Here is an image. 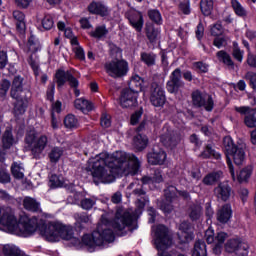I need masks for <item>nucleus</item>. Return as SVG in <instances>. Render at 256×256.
<instances>
[{"instance_id": "1", "label": "nucleus", "mask_w": 256, "mask_h": 256, "mask_svg": "<svg viewBox=\"0 0 256 256\" xmlns=\"http://www.w3.org/2000/svg\"><path fill=\"white\" fill-rule=\"evenodd\" d=\"M141 167V161L133 154L116 151L113 154L102 152L88 161V169L95 182L113 183L117 173L135 175Z\"/></svg>"}, {"instance_id": "2", "label": "nucleus", "mask_w": 256, "mask_h": 256, "mask_svg": "<svg viewBox=\"0 0 256 256\" xmlns=\"http://www.w3.org/2000/svg\"><path fill=\"white\" fill-rule=\"evenodd\" d=\"M111 228H113V230ZM135 229H137V216L133 214V211L118 208L112 221L111 213L103 214L97 229L92 235H84L82 243L86 245V247L94 249V247H101V245H105V243H113V241H115L113 231L118 235H125L127 231H135Z\"/></svg>"}, {"instance_id": "3", "label": "nucleus", "mask_w": 256, "mask_h": 256, "mask_svg": "<svg viewBox=\"0 0 256 256\" xmlns=\"http://www.w3.org/2000/svg\"><path fill=\"white\" fill-rule=\"evenodd\" d=\"M0 229L19 237H29L38 229L46 241L54 243V222H50L46 226H37L33 220L28 218L17 221L15 211L11 207L0 206Z\"/></svg>"}, {"instance_id": "4", "label": "nucleus", "mask_w": 256, "mask_h": 256, "mask_svg": "<svg viewBox=\"0 0 256 256\" xmlns=\"http://www.w3.org/2000/svg\"><path fill=\"white\" fill-rule=\"evenodd\" d=\"M224 147L226 149L227 165L231 173L232 179H235V169L233 168V159L235 165H243L245 161V149L247 145L243 142L234 144L233 139L229 136H226L223 140Z\"/></svg>"}, {"instance_id": "5", "label": "nucleus", "mask_w": 256, "mask_h": 256, "mask_svg": "<svg viewBox=\"0 0 256 256\" xmlns=\"http://www.w3.org/2000/svg\"><path fill=\"white\" fill-rule=\"evenodd\" d=\"M11 97L16 99L14 105L15 115H23L25 109H27L28 100L23 91V78L21 76H16L12 82Z\"/></svg>"}, {"instance_id": "6", "label": "nucleus", "mask_w": 256, "mask_h": 256, "mask_svg": "<svg viewBox=\"0 0 256 256\" xmlns=\"http://www.w3.org/2000/svg\"><path fill=\"white\" fill-rule=\"evenodd\" d=\"M25 141L32 155L39 157L41 153L45 151V147H47V143H49V138H47L46 135L37 136L35 132H29L26 135Z\"/></svg>"}, {"instance_id": "7", "label": "nucleus", "mask_w": 256, "mask_h": 256, "mask_svg": "<svg viewBox=\"0 0 256 256\" xmlns=\"http://www.w3.org/2000/svg\"><path fill=\"white\" fill-rule=\"evenodd\" d=\"M106 73L114 79L125 77L129 72V63L125 60L114 59L105 64Z\"/></svg>"}, {"instance_id": "8", "label": "nucleus", "mask_w": 256, "mask_h": 256, "mask_svg": "<svg viewBox=\"0 0 256 256\" xmlns=\"http://www.w3.org/2000/svg\"><path fill=\"white\" fill-rule=\"evenodd\" d=\"M165 195H166V201L160 204V209L165 214L171 213V211H173V205H171V202L173 201V199H175V197L180 196V197H184V199L189 198V193L185 191H179L174 186L168 187V189H166L165 191Z\"/></svg>"}, {"instance_id": "9", "label": "nucleus", "mask_w": 256, "mask_h": 256, "mask_svg": "<svg viewBox=\"0 0 256 256\" xmlns=\"http://www.w3.org/2000/svg\"><path fill=\"white\" fill-rule=\"evenodd\" d=\"M192 103L195 107H204L206 111H213L215 105L211 95L198 90L192 93Z\"/></svg>"}, {"instance_id": "10", "label": "nucleus", "mask_w": 256, "mask_h": 256, "mask_svg": "<svg viewBox=\"0 0 256 256\" xmlns=\"http://www.w3.org/2000/svg\"><path fill=\"white\" fill-rule=\"evenodd\" d=\"M228 253H236L239 256L249 255V244L241 242V239H230L225 244Z\"/></svg>"}, {"instance_id": "11", "label": "nucleus", "mask_w": 256, "mask_h": 256, "mask_svg": "<svg viewBox=\"0 0 256 256\" xmlns=\"http://www.w3.org/2000/svg\"><path fill=\"white\" fill-rule=\"evenodd\" d=\"M160 141L166 147H175L181 141V136L175 133L168 125L164 126Z\"/></svg>"}, {"instance_id": "12", "label": "nucleus", "mask_w": 256, "mask_h": 256, "mask_svg": "<svg viewBox=\"0 0 256 256\" xmlns=\"http://www.w3.org/2000/svg\"><path fill=\"white\" fill-rule=\"evenodd\" d=\"M69 83L70 87H78L79 86V81L76 80V78L73 76V74L69 71H64V70H58L56 72V83L61 89L65 83Z\"/></svg>"}, {"instance_id": "13", "label": "nucleus", "mask_w": 256, "mask_h": 256, "mask_svg": "<svg viewBox=\"0 0 256 256\" xmlns=\"http://www.w3.org/2000/svg\"><path fill=\"white\" fill-rule=\"evenodd\" d=\"M137 97L139 94L137 92H133V90H123L120 96V105L125 109L129 107H136L137 105Z\"/></svg>"}, {"instance_id": "14", "label": "nucleus", "mask_w": 256, "mask_h": 256, "mask_svg": "<svg viewBox=\"0 0 256 256\" xmlns=\"http://www.w3.org/2000/svg\"><path fill=\"white\" fill-rule=\"evenodd\" d=\"M180 87H183V82H181V69L177 68L170 76V81L167 83V91L169 93H177Z\"/></svg>"}, {"instance_id": "15", "label": "nucleus", "mask_w": 256, "mask_h": 256, "mask_svg": "<svg viewBox=\"0 0 256 256\" xmlns=\"http://www.w3.org/2000/svg\"><path fill=\"white\" fill-rule=\"evenodd\" d=\"M227 237L229 236L225 232H219L215 237V230L211 227H209L205 232V239L208 244L216 243L218 245H223Z\"/></svg>"}, {"instance_id": "16", "label": "nucleus", "mask_w": 256, "mask_h": 256, "mask_svg": "<svg viewBox=\"0 0 256 256\" xmlns=\"http://www.w3.org/2000/svg\"><path fill=\"white\" fill-rule=\"evenodd\" d=\"M128 21L131 27L135 29V31H137L138 33H141V31H143V25L145 23V20H143V14L141 12L139 11L130 12L128 15Z\"/></svg>"}, {"instance_id": "17", "label": "nucleus", "mask_w": 256, "mask_h": 256, "mask_svg": "<svg viewBox=\"0 0 256 256\" xmlns=\"http://www.w3.org/2000/svg\"><path fill=\"white\" fill-rule=\"evenodd\" d=\"M179 229V239L181 243H189V241H193V228L189 222H182Z\"/></svg>"}, {"instance_id": "18", "label": "nucleus", "mask_w": 256, "mask_h": 256, "mask_svg": "<svg viewBox=\"0 0 256 256\" xmlns=\"http://www.w3.org/2000/svg\"><path fill=\"white\" fill-rule=\"evenodd\" d=\"M167 161V153L164 150H154L148 154V163L150 165H163Z\"/></svg>"}, {"instance_id": "19", "label": "nucleus", "mask_w": 256, "mask_h": 256, "mask_svg": "<svg viewBox=\"0 0 256 256\" xmlns=\"http://www.w3.org/2000/svg\"><path fill=\"white\" fill-rule=\"evenodd\" d=\"M150 101L154 107H162V105H165V91L163 88L156 86L152 91Z\"/></svg>"}, {"instance_id": "20", "label": "nucleus", "mask_w": 256, "mask_h": 256, "mask_svg": "<svg viewBox=\"0 0 256 256\" xmlns=\"http://www.w3.org/2000/svg\"><path fill=\"white\" fill-rule=\"evenodd\" d=\"M214 195L217 199H221L222 201H227L229 197H231V187L229 183L222 182L214 189Z\"/></svg>"}, {"instance_id": "21", "label": "nucleus", "mask_w": 256, "mask_h": 256, "mask_svg": "<svg viewBox=\"0 0 256 256\" xmlns=\"http://www.w3.org/2000/svg\"><path fill=\"white\" fill-rule=\"evenodd\" d=\"M232 215L233 211L231 210V205L226 204L218 210L217 221L222 224L229 223Z\"/></svg>"}, {"instance_id": "22", "label": "nucleus", "mask_w": 256, "mask_h": 256, "mask_svg": "<svg viewBox=\"0 0 256 256\" xmlns=\"http://www.w3.org/2000/svg\"><path fill=\"white\" fill-rule=\"evenodd\" d=\"M23 207L27 211H32L33 213L41 211V203H39L35 198L29 196L24 197Z\"/></svg>"}, {"instance_id": "23", "label": "nucleus", "mask_w": 256, "mask_h": 256, "mask_svg": "<svg viewBox=\"0 0 256 256\" xmlns=\"http://www.w3.org/2000/svg\"><path fill=\"white\" fill-rule=\"evenodd\" d=\"M74 107L75 109H78V111H81L82 113L87 115V113H89L93 109V103L84 98H78L74 101Z\"/></svg>"}, {"instance_id": "24", "label": "nucleus", "mask_w": 256, "mask_h": 256, "mask_svg": "<svg viewBox=\"0 0 256 256\" xmlns=\"http://www.w3.org/2000/svg\"><path fill=\"white\" fill-rule=\"evenodd\" d=\"M144 85L145 81H143V79L139 75H134L129 82L128 91H133L134 93H137V95H139V91H143Z\"/></svg>"}, {"instance_id": "25", "label": "nucleus", "mask_w": 256, "mask_h": 256, "mask_svg": "<svg viewBox=\"0 0 256 256\" xmlns=\"http://www.w3.org/2000/svg\"><path fill=\"white\" fill-rule=\"evenodd\" d=\"M149 139H147V136L138 134L134 137L133 145L137 151H143L145 147H147Z\"/></svg>"}, {"instance_id": "26", "label": "nucleus", "mask_w": 256, "mask_h": 256, "mask_svg": "<svg viewBox=\"0 0 256 256\" xmlns=\"http://www.w3.org/2000/svg\"><path fill=\"white\" fill-rule=\"evenodd\" d=\"M88 10L90 11V13L101 15L102 17H105V15H107V7L103 6V4L101 3L92 2L89 5Z\"/></svg>"}, {"instance_id": "27", "label": "nucleus", "mask_w": 256, "mask_h": 256, "mask_svg": "<svg viewBox=\"0 0 256 256\" xmlns=\"http://www.w3.org/2000/svg\"><path fill=\"white\" fill-rule=\"evenodd\" d=\"M192 256H207V244L203 240H198L195 243Z\"/></svg>"}, {"instance_id": "28", "label": "nucleus", "mask_w": 256, "mask_h": 256, "mask_svg": "<svg viewBox=\"0 0 256 256\" xmlns=\"http://www.w3.org/2000/svg\"><path fill=\"white\" fill-rule=\"evenodd\" d=\"M223 177V172H212L203 178L204 185H215Z\"/></svg>"}, {"instance_id": "29", "label": "nucleus", "mask_w": 256, "mask_h": 256, "mask_svg": "<svg viewBox=\"0 0 256 256\" xmlns=\"http://www.w3.org/2000/svg\"><path fill=\"white\" fill-rule=\"evenodd\" d=\"M13 17L17 22L16 27L20 33H23L25 31V14L19 10H15L13 12Z\"/></svg>"}, {"instance_id": "30", "label": "nucleus", "mask_w": 256, "mask_h": 256, "mask_svg": "<svg viewBox=\"0 0 256 256\" xmlns=\"http://www.w3.org/2000/svg\"><path fill=\"white\" fill-rule=\"evenodd\" d=\"M71 45L73 52L75 53L77 59H80V61L85 60V51H83V48L79 46V40L77 38H72L71 39Z\"/></svg>"}, {"instance_id": "31", "label": "nucleus", "mask_w": 256, "mask_h": 256, "mask_svg": "<svg viewBox=\"0 0 256 256\" xmlns=\"http://www.w3.org/2000/svg\"><path fill=\"white\" fill-rule=\"evenodd\" d=\"M2 142L5 149H10V147H13V145L17 143V140H15V138L13 137L11 130H6L3 134Z\"/></svg>"}, {"instance_id": "32", "label": "nucleus", "mask_w": 256, "mask_h": 256, "mask_svg": "<svg viewBox=\"0 0 256 256\" xmlns=\"http://www.w3.org/2000/svg\"><path fill=\"white\" fill-rule=\"evenodd\" d=\"M200 157H202V159H211V157H213V159H221V154L215 151L211 145H208L205 147Z\"/></svg>"}, {"instance_id": "33", "label": "nucleus", "mask_w": 256, "mask_h": 256, "mask_svg": "<svg viewBox=\"0 0 256 256\" xmlns=\"http://www.w3.org/2000/svg\"><path fill=\"white\" fill-rule=\"evenodd\" d=\"M63 153H64L63 148H59V147L52 148L48 153L50 162L59 163V160L61 159V157H63Z\"/></svg>"}, {"instance_id": "34", "label": "nucleus", "mask_w": 256, "mask_h": 256, "mask_svg": "<svg viewBox=\"0 0 256 256\" xmlns=\"http://www.w3.org/2000/svg\"><path fill=\"white\" fill-rule=\"evenodd\" d=\"M189 217L192 221H199L203 217V208L201 205H194L190 208Z\"/></svg>"}, {"instance_id": "35", "label": "nucleus", "mask_w": 256, "mask_h": 256, "mask_svg": "<svg viewBox=\"0 0 256 256\" xmlns=\"http://www.w3.org/2000/svg\"><path fill=\"white\" fill-rule=\"evenodd\" d=\"M231 5L234 13L238 17H245L247 15V10L245 9V7H243V5H241L239 0H231Z\"/></svg>"}, {"instance_id": "36", "label": "nucleus", "mask_w": 256, "mask_h": 256, "mask_svg": "<svg viewBox=\"0 0 256 256\" xmlns=\"http://www.w3.org/2000/svg\"><path fill=\"white\" fill-rule=\"evenodd\" d=\"M216 57L218 61L224 63V65H227V67H233V60H231V56L227 52L223 50L218 51Z\"/></svg>"}, {"instance_id": "37", "label": "nucleus", "mask_w": 256, "mask_h": 256, "mask_svg": "<svg viewBox=\"0 0 256 256\" xmlns=\"http://www.w3.org/2000/svg\"><path fill=\"white\" fill-rule=\"evenodd\" d=\"M3 253L5 256H19L21 250L13 244H6L3 246Z\"/></svg>"}, {"instance_id": "38", "label": "nucleus", "mask_w": 256, "mask_h": 256, "mask_svg": "<svg viewBox=\"0 0 256 256\" xmlns=\"http://www.w3.org/2000/svg\"><path fill=\"white\" fill-rule=\"evenodd\" d=\"M163 181V174H161V171L157 170L154 173L153 177L145 176L142 178V183L144 185H147V183H161Z\"/></svg>"}, {"instance_id": "39", "label": "nucleus", "mask_w": 256, "mask_h": 256, "mask_svg": "<svg viewBox=\"0 0 256 256\" xmlns=\"http://www.w3.org/2000/svg\"><path fill=\"white\" fill-rule=\"evenodd\" d=\"M253 173V167L252 166H246L243 168L239 174H238V181L239 183H245Z\"/></svg>"}, {"instance_id": "40", "label": "nucleus", "mask_w": 256, "mask_h": 256, "mask_svg": "<svg viewBox=\"0 0 256 256\" xmlns=\"http://www.w3.org/2000/svg\"><path fill=\"white\" fill-rule=\"evenodd\" d=\"M200 9L206 17L210 15L213 11V0H201Z\"/></svg>"}, {"instance_id": "41", "label": "nucleus", "mask_w": 256, "mask_h": 256, "mask_svg": "<svg viewBox=\"0 0 256 256\" xmlns=\"http://www.w3.org/2000/svg\"><path fill=\"white\" fill-rule=\"evenodd\" d=\"M12 175L15 177V179H23L24 177V171L25 169L23 168L22 164H19L17 162H14L12 167Z\"/></svg>"}, {"instance_id": "42", "label": "nucleus", "mask_w": 256, "mask_h": 256, "mask_svg": "<svg viewBox=\"0 0 256 256\" xmlns=\"http://www.w3.org/2000/svg\"><path fill=\"white\" fill-rule=\"evenodd\" d=\"M65 185V179L63 176L52 175L50 177V187L56 189L57 187H63Z\"/></svg>"}, {"instance_id": "43", "label": "nucleus", "mask_w": 256, "mask_h": 256, "mask_svg": "<svg viewBox=\"0 0 256 256\" xmlns=\"http://www.w3.org/2000/svg\"><path fill=\"white\" fill-rule=\"evenodd\" d=\"M64 125L67 127V129H75V127L78 125V121L75 115H67L64 119Z\"/></svg>"}, {"instance_id": "44", "label": "nucleus", "mask_w": 256, "mask_h": 256, "mask_svg": "<svg viewBox=\"0 0 256 256\" xmlns=\"http://www.w3.org/2000/svg\"><path fill=\"white\" fill-rule=\"evenodd\" d=\"M161 31L159 29H155L152 26L147 28L146 34L151 43H154V41H157L159 38Z\"/></svg>"}, {"instance_id": "45", "label": "nucleus", "mask_w": 256, "mask_h": 256, "mask_svg": "<svg viewBox=\"0 0 256 256\" xmlns=\"http://www.w3.org/2000/svg\"><path fill=\"white\" fill-rule=\"evenodd\" d=\"M108 31L105 26H98L94 31L90 33L91 37H95V39H103L107 35Z\"/></svg>"}, {"instance_id": "46", "label": "nucleus", "mask_w": 256, "mask_h": 256, "mask_svg": "<svg viewBox=\"0 0 256 256\" xmlns=\"http://www.w3.org/2000/svg\"><path fill=\"white\" fill-rule=\"evenodd\" d=\"M148 17L153 21L154 23H157V25H161L163 23V18L161 17V12L158 10H150L148 12Z\"/></svg>"}, {"instance_id": "47", "label": "nucleus", "mask_w": 256, "mask_h": 256, "mask_svg": "<svg viewBox=\"0 0 256 256\" xmlns=\"http://www.w3.org/2000/svg\"><path fill=\"white\" fill-rule=\"evenodd\" d=\"M97 203L95 198H84L81 200V207L82 209L89 211V209H93V206Z\"/></svg>"}, {"instance_id": "48", "label": "nucleus", "mask_w": 256, "mask_h": 256, "mask_svg": "<svg viewBox=\"0 0 256 256\" xmlns=\"http://www.w3.org/2000/svg\"><path fill=\"white\" fill-rule=\"evenodd\" d=\"M141 61L145 63L148 67H151L155 63V56L151 53H142L141 54Z\"/></svg>"}, {"instance_id": "49", "label": "nucleus", "mask_w": 256, "mask_h": 256, "mask_svg": "<svg viewBox=\"0 0 256 256\" xmlns=\"http://www.w3.org/2000/svg\"><path fill=\"white\" fill-rule=\"evenodd\" d=\"M244 123L250 128L256 127V112L249 113L245 117Z\"/></svg>"}, {"instance_id": "50", "label": "nucleus", "mask_w": 256, "mask_h": 256, "mask_svg": "<svg viewBox=\"0 0 256 256\" xmlns=\"http://www.w3.org/2000/svg\"><path fill=\"white\" fill-rule=\"evenodd\" d=\"M29 65L33 69L34 74L36 77H38L40 71H39V59L33 58V56L29 59Z\"/></svg>"}, {"instance_id": "51", "label": "nucleus", "mask_w": 256, "mask_h": 256, "mask_svg": "<svg viewBox=\"0 0 256 256\" xmlns=\"http://www.w3.org/2000/svg\"><path fill=\"white\" fill-rule=\"evenodd\" d=\"M227 41H229V38L227 37H216L213 41V45L214 47H217V49H221V47L227 45Z\"/></svg>"}, {"instance_id": "52", "label": "nucleus", "mask_w": 256, "mask_h": 256, "mask_svg": "<svg viewBox=\"0 0 256 256\" xmlns=\"http://www.w3.org/2000/svg\"><path fill=\"white\" fill-rule=\"evenodd\" d=\"M53 17L47 15L42 20V27L49 31V29H53Z\"/></svg>"}, {"instance_id": "53", "label": "nucleus", "mask_w": 256, "mask_h": 256, "mask_svg": "<svg viewBox=\"0 0 256 256\" xmlns=\"http://www.w3.org/2000/svg\"><path fill=\"white\" fill-rule=\"evenodd\" d=\"M233 57L235 58L236 61H243V51L239 49V46L237 43L234 42V49H233Z\"/></svg>"}, {"instance_id": "54", "label": "nucleus", "mask_w": 256, "mask_h": 256, "mask_svg": "<svg viewBox=\"0 0 256 256\" xmlns=\"http://www.w3.org/2000/svg\"><path fill=\"white\" fill-rule=\"evenodd\" d=\"M10 87H11V82H9V80H3L0 85V95L2 97H5Z\"/></svg>"}, {"instance_id": "55", "label": "nucleus", "mask_w": 256, "mask_h": 256, "mask_svg": "<svg viewBox=\"0 0 256 256\" xmlns=\"http://www.w3.org/2000/svg\"><path fill=\"white\" fill-rule=\"evenodd\" d=\"M211 35L214 37H219V35H223V26L219 23L214 24L211 27Z\"/></svg>"}, {"instance_id": "56", "label": "nucleus", "mask_w": 256, "mask_h": 256, "mask_svg": "<svg viewBox=\"0 0 256 256\" xmlns=\"http://www.w3.org/2000/svg\"><path fill=\"white\" fill-rule=\"evenodd\" d=\"M246 81H249L252 89H256V74L253 72H247L245 75Z\"/></svg>"}, {"instance_id": "57", "label": "nucleus", "mask_w": 256, "mask_h": 256, "mask_svg": "<svg viewBox=\"0 0 256 256\" xmlns=\"http://www.w3.org/2000/svg\"><path fill=\"white\" fill-rule=\"evenodd\" d=\"M100 124L102 127H104V129L111 127V116L103 114L101 117Z\"/></svg>"}, {"instance_id": "58", "label": "nucleus", "mask_w": 256, "mask_h": 256, "mask_svg": "<svg viewBox=\"0 0 256 256\" xmlns=\"http://www.w3.org/2000/svg\"><path fill=\"white\" fill-rule=\"evenodd\" d=\"M62 107H63V104L61 103V101H56V102L52 103L51 115H55V113H61Z\"/></svg>"}, {"instance_id": "59", "label": "nucleus", "mask_w": 256, "mask_h": 256, "mask_svg": "<svg viewBox=\"0 0 256 256\" xmlns=\"http://www.w3.org/2000/svg\"><path fill=\"white\" fill-rule=\"evenodd\" d=\"M11 176L9 173L3 169H0V183H10Z\"/></svg>"}, {"instance_id": "60", "label": "nucleus", "mask_w": 256, "mask_h": 256, "mask_svg": "<svg viewBox=\"0 0 256 256\" xmlns=\"http://www.w3.org/2000/svg\"><path fill=\"white\" fill-rule=\"evenodd\" d=\"M180 11H182L184 15H189V13H191V7L189 5V1L185 0L180 4Z\"/></svg>"}, {"instance_id": "61", "label": "nucleus", "mask_w": 256, "mask_h": 256, "mask_svg": "<svg viewBox=\"0 0 256 256\" xmlns=\"http://www.w3.org/2000/svg\"><path fill=\"white\" fill-rule=\"evenodd\" d=\"M194 66L196 69H199L201 73H207V71H209V66L203 62H196Z\"/></svg>"}, {"instance_id": "62", "label": "nucleus", "mask_w": 256, "mask_h": 256, "mask_svg": "<svg viewBox=\"0 0 256 256\" xmlns=\"http://www.w3.org/2000/svg\"><path fill=\"white\" fill-rule=\"evenodd\" d=\"M141 115H143V112L137 111L131 116V125H137L139 123V120L141 119Z\"/></svg>"}, {"instance_id": "63", "label": "nucleus", "mask_w": 256, "mask_h": 256, "mask_svg": "<svg viewBox=\"0 0 256 256\" xmlns=\"http://www.w3.org/2000/svg\"><path fill=\"white\" fill-rule=\"evenodd\" d=\"M7 65V52H0V69H3Z\"/></svg>"}, {"instance_id": "64", "label": "nucleus", "mask_w": 256, "mask_h": 256, "mask_svg": "<svg viewBox=\"0 0 256 256\" xmlns=\"http://www.w3.org/2000/svg\"><path fill=\"white\" fill-rule=\"evenodd\" d=\"M15 1L18 7H21L22 9H26L28 5H31V1L33 0H15Z\"/></svg>"}]
</instances>
